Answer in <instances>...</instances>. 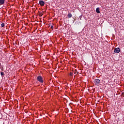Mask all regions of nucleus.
I'll use <instances>...</instances> for the list:
<instances>
[{
  "instance_id": "f257e3e1",
  "label": "nucleus",
  "mask_w": 124,
  "mask_h": 124,
  "mask_svg": "<svg viewBox=\"0 0 124 124\" xmlns=\"http://www.w3.org/2000/svg\"><path fill=\"white\" fill-rule=\"evenodd\" d=\"M36 79L38 82H39L40 83H41V84H43V83L44 82V80H43V77H42V76H38V77H37Z\"/></svg>"
},
{
  "instance_id": "f03ea898",
  "label": "nucleus",
  "mask_w": 124,
  "mask_h": 124,
  "mask_svg": "<svg viewBox=\"0 0 124 124\" xmlns=\"http://www.w3.org/2000/svg\"><path fill=\"white\" fill-rule=\"evenodd\" d=\"M94 83L95 85H98V84L100 83V80H99V79H95L94 80Z\"/></svg>"
},
{
  "instance_id": "7ed1b4c3",
  "label": "nucleus",
  "mask_w": 124,
  "mask_h": 124,
  "mask_svg": "<svg viewBox=\"0 0 124 124\" xmlns=\"http://www.w3.org/2000/svg\"><path fill=\"white\" fill-rule=\"evenodd\" d=\"M121 52V49H120V48H116L114 49V53H116V54H119V53Z\"/></svg>"
},
{
  "instance_id": "20e7f679",
  "label": "nucleus",
  "mask_w": 124,
  "mask_h": 124,
  "mask_svg": "<svg viewBox=\"0 0 124 124\" xmlns=\"http://www.w3.org/2000/svg\"><path fill=\"white\" fill-rule=\"evenodd\" d=\"M39 4L41 5V6H44V5L45 4V2L43 0H40Z\"/></svg>"
},
{
  "instance_id": "39448f33",
  "label": "nucleus",
  "mask_w": 124,
  "mask_h": 124,
  "mask_svg": "<svg viewBox=\"0 0 124 124\" xmlns=\"http://www.w3.org/2000/svg\"><path fill=\"white\" fill-rule=\"evenodd\" d=\"M5 1V0H0V5H2V4H4Z\"/></svg>"
},
{
  "instance_id": "423d86ee",
  "label": "nucleus",
  "mask_w": 124,
  "mask_h": 124,
  "mask_svg": "<svg viewBox=\"0 0 124 124\" xmlns=\"http://www.w3.org/2000/svg\"><path fill=\"white\" fill-rule=\"evenodd\" d=\"M96 12L97 13H100V11H99V8H97L96 9Z\"/></svg>"
},
{
  "instance_id": "0eeeda50",
  "label": "nucleus",
  "mask_w": 124,
  "mask_h": 124,
  "mask_svg": "<svg viewBox=\"0 0 124 124\" xmlns=\"http://www.w3.org/2000/svg\"><path fill=\"white\" fill-rule=\"evenodd\" d=\"M68 18H71V17H72V14H71V13H69L68 14Z\"/></svg>"
},
{
  "instance_id": "6e6552de",
  "label": "nucleus",
  "mask_w": 124,
  "mask_h": 124,
  "mask_svg": "<svg viewBox=\"0 0 124 124\" xmlns=\"http://www.w3.org/2000/svg\"><path fill=\"white\" fill-rule=\"evenodd\" d=\"M69 75H70V76L72 77V76H73V73L70 72Z\"/></svg>"
},
{
  "instance_id": "1a4fd4ad",
  "label": "nucleus",
  "mask_w": 124,
  "mask_h": 124,
  "mask_svg": "<svg viewBox=\"0 0 124 124\" xmlns=\"http://www.w3.org/2000/svg\"><path fill=\"white\" fill-rule=\"evenodd\" d=\"M1 27H2V28H3V27H4V26H5V25L4 24V23H2V24H1Z\"/></svg>"
},
{
  "instance_id": "9d476101",
  "label": "nucleus",
  "mask_w": 124,
  "mask_h": 124,
  "mask_svg": "<svg viewBox=\"0 0 124 124\" xmlns=\"http://www.w3.org/2000/svg\"><path fill=\"white\" fill-rule=\"evenodd\" d=\"M0 75H1V76H3V75H4V73L1 72L0 73Z\"/></svg>"
},
{
  "instance_id": "9b49d317",
  "label": "nucleus",
  "mask_w": 124,
  "mask_h": 124,
  "mask_svg": "<svg viewBox=\"0 0 124 124\" xmlns=\"http://www.w3.org/2000/svg\"><path fill=\"white\" fill-rule=\"evenodd\" d=\"M76 73H77V74H78V72H77V71L75 70V72H74V74H76Z\"/></svg>"
},
{
  "instance_id": "f8f14e48",
  "label": "nucleus",
  "mask_w": 124,
  "mask_h": 124,
  "mask_svg": "<svg viewBox=\"0 0 124 124\" xmlns=\"http://www.w3.org/2000/svg\"><path fill=\"white\" fill-rule=\"evenodd\" d=\"M53 26H51V29H53Z\"/></svg>"
}]
</instances>
